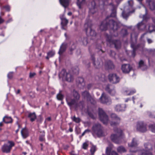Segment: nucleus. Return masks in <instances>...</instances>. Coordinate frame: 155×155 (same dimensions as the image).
Here are the masks:
<instances>
[{
  "mask_svg": "<svg viewBox=\"0 0 155 155\" xmlns=\"http://www.w3.org/2000/svg\"><path fill=\"white\" fill-rule=\"evenodd\" d=\"M115 134H112L110 136L111 140L116 143H119L123 136L122 131L120 129L115 128L114 130Z\"/></svg>",
  "mask_w": 155,
  "mask_h": 155,
  "instance_id": "obj_1",
  "label": "nucleus"
},
{
  "mask_svg": "<svg viewBox=\"0 0 155 155\" xmlns=\"http://www.w3.org/2000/svg\"><path fill=\"white\" fill-rule=\"evenodd\" d=\"M92 133L94 136L100 137L103 136V127L99 123L94 124L92 127Z\"/></svg>",
  "mask_w": 155,
  "mask_h": 155,
  "instance_id": "obj_2",
  "label": "nucleus"
},
{
  "mask_svg": "<svg viewBox=\"0 0 155 155\" xmlns=\"http://www.w3.org/2000/svg\"><path fill=\"white\" fill-rule=\"evenodd\" d=\"M63 79L65 80L68 82H71L73 81V76L70 72H66V70L63 69L61 71L59 74Z\"/></svg>",
  "mask_w": 155,
  "mask_h": 155,
  "instance_id": "obj_3",
  "label": "nucleus"
},
{
  "mask_svg": "<svg viewBox=\"0 0 155 155\" xmlns=\"http://www.w3.org/2000/svg\"><path fill=\"white\" fill-rule=\"evenodd\" d=\"M73 94L74 99L70 100L69 97L67 96L66 100L69 106H71L73 105L76 104L77 103V101L80 98V95L78 93L75 91L74 90Z\"/></svg>",
  "mask_w": 155,
  "mask_h": 155,
  "instance_id": "obj_4",
  "label": "nucleus"
},
{
  "mask_svg": "<svg viewBox=\"0 0 155 155\" xmlns=\"http://www.w3.org/2000/svg\"><path fill=\"white\" fill-rule=\"evenodd\" d=\"M15 145V143L12 141H8L7 143L4 144L2 147V150L3 153H9L10 152L12 147Z\"/></svg>",
  "mask_w": 155,
  "mask_h": 155,
  "instance_id": "obj_5",
  "label": "nucleus"
},
{
  "mask_svg": "<svg viewBox=\"0 0 155 155\" xmlns=\"http://www.w3.org/2000/svg\"><path fill=\"white\" fill-rule=\"evenodd\" d=\"M121 26L122 24L119 21H115L112 19L109 21V27L114 32L116 31Z\"/></svg>",
  "mask_w": 155,
  "mask_h": 155,
  "instance_id": "obj_6",
  "label": "nucleus"
},
{
  "mask_svg": "<svg viewBox=\"0 0 155 155\" xmlns=\"http://www.w3.org/2000/svg\"><path fill=\"white\" fill-rule=\"evenodd\" d=\"M84 30L87 35L92 37H95L96 34L95 31L92 29L91 25L88 23H86L84 25Z\"/></svg>",
  "mask_w": 155,
  "mask_h": 155,
  "instance_id": "obj_7",
  "label": "nucleus"
},
{
  "mask_svg": "<svg viewBox=\"0 0 155 155\" xmlns=\"http://www.w3.org/2000/svg\"><path fill=\"white\" fill-rule=\"evenodd\" d=\"M107 41L111 45H114L116 49L120 48L121 47V43L120 41L112 40L111 37L108 35H106Z\"/></svg>",
  "mask_w": 155,
  "mask_h": 155,
  "instance_id": "obj_8",
  "label": "nucleus"
},
{
  "mask_svg": "<svg viewBox=\"0 0 155 155\" xmlns=\"http://www.w3.org/2000/svg\"><path fill=\"white\" fill-rule=\"evenodd\" d=\"M99 115L100 120L104 124H106L108 122V116L102 109H99Z\"/></svg>",
  "mask_w": 155,
  "mask_h": 155,
  "instance_id": "obj_9",
  "label": "nucleus"
},
{
  "mask_svg": "<svg viewBox=\"0 0 155 155\" xmlns=\"http://www.w3.org/2000/svg\"><path fill=\"white\" fill-rule=\"evenodd\" d=\"M82 95L84 99H86L88 101L90 102L91 103L94 104L95 101L93 97L90 95V94L87 91H84L82 93Z\"/></svg>",
  "mask_w": 155,
  "mask_h": 155,
  "instance_id": "obj_10",
  "label": "nucleus"
},
{
  "mask_svg": "<svg viewBox=\"0 0 155 155\" xmlns=\"http://www.w3.org/2000/svg\"><path fill=\"white\" fill-rule=\"evenodd\" d=\"M131 47L133 49V51L131 52L132 53V57L134 58L135 55V51L137 49H139L140 50H142L144 46H141L140 45H136L135 44L132 43L131 45Z\"/></svg>",
  "mask_w": 155,
  "mask_h": 155,
  "instance_id": "obj_11",
  "label": "nucleus"
},
{
  "mask_svg": "<svg viewBox=\"0 0 155 155\" xmlns=\"http://www.w3.org/2000/svg\"><path fill=\"white\" fill-rule=\"evenodd\" d=\"M100 100L101 103L103 104H110L111 103V101L109 98L104 93L102 94Z\"/></svg>",
  "mask_w": 155,
  "mask_h": 155,
  "instance_id": "obj_12",
  "label": "nucleus"
},
{
  "mask_svg": "<svg viewBox=\"0 0 155 155\" xmlns=\"http://www.w3.org/2000/svg\"><path fill=\"white\" fill-rule=\"evenodd\" d=\"M110 81L113 83L116 84L119 82L120 78L116 74H110L108 76Z\"/></svg>",
  "mask_w": 155,
  "mask_h": 155,
  "instance_id": "obj_13",
  "label": "nucleus"
},
{
  "mask_svg": "<svg viewBox=\"0 0 155 155\" xmlns=\"http://www.w3.org/2000/svg\"><path fill=\"white\" fill-rule=\"evenodd\" d=\"M111 117L114 121L110 122V125L112 126H114L118 124L120 121V118L117 117L116 115L114 114H112L111 115Z\"/></svg>",
  "mask_w": 155,
  "mask_h": 155,
  "instance_id": "obj_14",
  "label": "nucleus"
},
{
  "mask_svg": "<svg viewBox=\"0 0 155 155\" xmlns=\"http://www.w3.org/2000/svg\"><path fill=\"white\" fill-rule=\"evenodd\" d=\"M132 69V67L129 64H124L122 65L121 70L124 73H129Z\"/></svg>",
  "mask_w": 155,
  "mask_h": 155,
  "instance_id": "obj_15",
  "label": "nucleus"
},
{
  "mask_svg": "<svg viewBox=\"0 0 155 155\" xmlns=\"http://www.w3.org/2000/svg\"><path fill=\"white\" fill-rule=\"evenodd\" d=\"M109 21L108 18H107L106 19L102 22L99 27V29L101 31H103L107 30V27L109 26Z\"/></svg>",
  "mask_w": 155,
  "mask_h": 155,
  "instance_id": "obj_16",
  "label": "nucleus"
},
{
  "mask_svg": "<svg viewBox=\"0 0 155 155\" xmlns=\"http://www.w3.org/2000/svg\"><path fill=\"white\" fill-rule=\"evenodd\" d=\"M136 128L138 131L144 132L145 129L144 123L142 121L138 122Z\"/></svg>",
  "mask_w": 155,
  "mask_h": 155,
  "instance_id": "obj_17",
  "label": "nucleus"
},
{
  "mask_svg": "<svg viewBox=\"0 0 155 155\" xmlns=\"http://www.w3.org/2000/svg\"><path fill=\"white\" fill-rule=\"evenodd\" d=\"M93 64L96 68H100L102 64L101 59H93Z\"/></svg>",
  "mask_w": 155,
  "mask_h": 155,
  "instance_id": "obj_18",
  "label": "nucleus"
},
{
  "mask_svg": "<svg viewBox=\"0 0 155 155\" xmlns=\"http://www.w3.org/2000/svg\"><path fill=\"white\" fill-rule=\"evenodd\" d=\"M129 146L131 147L130 149V152L133 153H136L137 152L136 150H134L132 149V148L133 147H135L137 145V141L136 139L134 138L133 139L131 143L128 144Z\"/></svg>",
  "mask_w": 155,
  "mask_h": 155,
  "instance_id": "obj_19",
  "label": "nucleus"
},
{
  "mask_svg": "<svg viewBox=\"0 0 155 155\" xmlns=\"http://www.w3.org/2000/svg\"><path fill=\"white\" fill-rule=\"evenodd\" d=\"M60 18L61 20V25L62 28L64 30H66V27L68 22V20L63 16L61 17Z\"/></svg>",
  "mask_w": 155,
  "mask_h": 155,
  "instance_id": "obj_20",
  "label": "nucleus"
},
{
  "mask_svg": "<svg viewBox=\"0 0 155 155\" xmlns=\"http://www.w3.org/2000/svg\"><path fill=\"white\" fill-rule=\"evenodd\" d=\"M145 20L144 15H143V18L142 21L137 24V27L138 30H143L145 28V24L144 22Z\"/></svg>",
  "mask_w": 155,
  "mask_h": 155,
  "instance_id": "obj_21",
  "label": "nucleus"
},
{
  "mask_svg": "<svg viewBox=\"0 0 155 155\" xmlns=\"http://www.w3.org/2000/svg\"><path fill=\"white\" fill-rule=\"evenodd\" d=\"M105 90L106 91L111 95H113L115 94V91L113 86L111 85H107Z\"/></svg>",
  "mask_w": 155,
  "mask_h": 155,
  "instance_id": "obj_22",
  "label": "nucleus"
},
{
  "mask_svg": "<svg viewBox=\"0 0 155 155\" xmlns=\"http://www.w3.org/2000/svg\"><path fill=\"white\" fill-rule=\"evenodd\" d=\"M106 155H118V153L113 150H111V148L110 147H107L106 150ZM102 155H104L103 154Z\"/></svg>",
  "mask_w": 155,
  "mask_h": 155,
  "instance_id": "obj_23",
  "label": "nucleus"
},
{
  "mask_svg": "<svg viewBox=\"0 0 155 155\" xmlns=\"http://www.w3.org/2000/svg\"><path fill=\"white\" fill-rule=\"evenodd\" d=\"M89 9L90 12L93 14H94L95 12V2L93 1L89 5Z\"/></svg>",
  "mask_w": 155,
  "mask_h": 155,
  "instance_id": "obj_24",
  "label": "nucleus"
},
{
  "mask_svg": "<svg viewBox=\"0 0 155 155\" xmlns=\"http://www.w3.org/2000/svg\"><path fill=\"white\" fill-rule=\"evenodd\" d=\"M147 3L150 9L152 10H155V2L151 0H147Z\"/></svg>",
  "mask_w": 155,
  "mask_h": 155,
  "instance_id": "obj_25",
  "label": "nucleus"
},
{
  "mask_svg": "<svg viewBox=\"0 0 155 155\" xmlns=\"http://www.w3.org/2000/svg\"><path fill=\"white\" fill-rule=\"evenodd\" d=\"M66 48V44L65 43H63L61 46L58 52L59 55H61L63 54V53L65 51Z\"/></svg>",
  "mask_w": 155,
  "mask_h": 155,
  "instance_id": "obj_26",
  "label": "nucleus"
},
{
  "mask_svg": "<svg viewBox=\"0 0 155 155\" xmlns=\"http://www.w3.org/2000/svg\"><path fill=\"white\" fill-rule=\"evenodd\" d=\"M125 107V104H118L116 106L115 109L117 111H122L124 110Z\"/></svg>",
  "mask_w": 155,
  "mask_h": 155,
  "instance_id": "obj_27",
  "label": "nucleus"
},
{
  "mask_svg": "<svg viewBox=\"0 0 155 155\" xmlns=\"http://www.w3.org/2000/svg\"><path fill=\"white\" fill-rule=\"evenodd\" d=\"M21 134L23 138H26L28 136V130L25 128L22 129L21 131Z\"/></svg>",
  "mask_w": 155,
  "mask_h": 155,
  "instance_id": "obj_28",
  "label": "nucleus"
},
{
  "mask_svg": "<svg viewBox=\"0 0 155 155\" xmlns=\"http://www.w3.org/2000/svg\"><path fill=\"white\" fill-rule=\"evenodd\" d=\"M60 4L64 8L67 7L69 5L70 0H59Z\"/></svg>",
  "mask_w": 155,
  "mask_h": 155,
  "instance_id": "obj_29",
  "label": "nucleus"
},
{
  "mask_svg": "<svg viewBox=\"0 0 155 155\" xmlns=\"http://www.w3.org/2000/svg\"><path fill=\"white\" fill-rule=\"evenodd\" d=\"M104 66L107 69H112L114 67L113 63L110 61L104 64Z\"/></svg>",
  "mask_w": 155,
  "mask_h": 155,
  "instance_id": "obj_30",
  "label": "nucleus"
},
{
  "mask_svg": "<svg viewBox=\"0 0 155 155\" xmlns=\"http://www.w3.org/2000/svg\"><path fill=\"white\" fill-rule=\"evenodd\" d=\"M28 117L30 118V120L33 122L36 118V116L35 113H30L28 114Z\"/></svg>",
  "mask_w": 155,
  "mask_h": 155,
  "instance_id": "obj_31",
  "label": "nucleus"
},
{
  "mask_svg": "<svg viewBox=\"0 0 155 155\" xmlns=\"http://www.w3.org/2000/svg\"><path fill=\"white\" fill-rule=\"evenodd\" d=\"M3 121L8 124L12 122V119L10 117L5 116L3 119Z\"/></svg>",
  "mask_w": 155,
  "mask_h": 155,
  "instance_id": "obj_32",
  "label": "nucleus"
},
{
  "mask_svg": "<svg viewBox=\"0 0 155 155\" xmlns=\"http://www.w3.org/2000/svg\"><path fill=\"white\" fill-rule=\"evenodd\" d=\"M81 42L82 45L86 46L88 43V39L87 37H83L81 38Z\"/></svg>",
  "mask_w": 155,
  "mask_h": 155,
  "instance_id": "obj_33",
  "label": "nucleus"
},
{
  "mask_svg": "<svg viewBox=\"0 0 155 155\" xmlns=\"http://www.w3.org/2000/svg\"><path fill=\"white\" fill-rule=\"evenodd\" d=\"M77 4L79 8H81V6L85 3V0H77Z\"/></svg>",
  "mask_w": 155,
  "mask_h": 155,
  "instance_id": "obj_34",
  "label": "nucleus"
},
{
  "mask_svg": "<svg viewBox=\"0 0 155 155\" xmlns=\"http://www.w3.org/2000/svg\"><path fill=\"white\" fill-rule=\"evenodd\" d=\"M76 45L74 44H73L69 49V54H72V52L76 49Z\"/></svg>",
  "mask_w": 155,
  "mask_h": 155,
  "instance_id": "obj_35",
  "label": "nucleus"
},
{
  "mask_svg": "<svg viewBox=\"0 0 155 155\" xmlns=\"http://www.w3.org/2000/svg\"><path fill=\"white\" fill-rule=\"evenodd\" d=\"M117 150L118 152L123 153L126 151L125 148L122 146L118 147L117 149Z\"/></svg>",
  "mask_w": 155,
  "mask_h": 155,
  "instance_id": "obj_36",
  "label": "nucleus"
},
{
  "mask_svg": "<svg viewBox=\"0 0 155 155\" xmlns=\"http://www.w3.org/2000/svg\"><path fill=\"white\" fill-rule=\"evenodd\" d=\"M55 52L53 51H49L47 53V56L46 58H49L53 57L54 55Z\"/></svg>",
  "mask_w": 155,
  "mask_h": 155,
  "instance_id": "obj_37",
  "label": "nucleus"
},
{
  "mask_svg": "<svg viewBox=\"0 0 155 155\" xmlns=\"http://www.w3.org/2000/svg\"><path fill=\"white\" fill-rule=\"evenodd\" d=\"M57 98L59 100L62 101L64 98V95L61 93L60 91L57 95Z\"/></svg>",
  "mask_w": 155,
  "mask_h": 155,
  "instance_id": "obj_38",
  "label": "nucleus"
},
{
  "mask_svg": "<svg viewBox=\"0 0 155 155\" xmlns=\"http://www.w3.org/2000/svg\"><path fill=\"white\" fill-rule=\"evenodd\" d=\"M121 33L123 37H125L127 35L128 33L127 30L125 29H122L121 31Z\"/></svg>",
  "mask_w": 155,
  "mask_h": 155,
  "instance_id": "obj_39",
  "label": "nucleus"
},
{
  "mask_svg": "<svg viewBox=\"0 0 155 155\" xmlns=\"http://www.w3.org/2000/svg\"><path fill=\"white\" fill-rule=\"evenodd\" d=\"M134 11H135L134 10H133L132 12H129V13L128 14H126L125 13V12H122V16H123V18H125L126 19L127 18V17L129 16V13H133L134 12Z\"/></svg>",
  "mask_w": 155,
  "mask_h": 155,
  "instance_id": "obj_40",
  "label": "nucleus"
},
{
  "mask_svg": "<svg viewBox=\"0 0 155 155\" xmlns=\"http://www.w3.org/2000/svg\"><path fill=\"white\" fill-rule=\"evenodd\" d=\"M96 150V147L95 146H92L91 149L90 151L91 155H93Z\"/></svg>",
  "mask_w": 155,
  "mask_h": 155,
  "instance_id": "obj_41",
  "label": "nucleus"
},
{
  "mask_svg": "<svg viewBox=\"0 0 155 155\" xmlns=\"http://www.w3.org/2000/svg\"><path fill=\"white\" fill-rule=\"evenodd\" d=\"M84 79L82 78H78L77 79V82L79 84H82L84 83Z\"/></svg>",
  "mask_w": 155,
  "mask_h": 155,
  "instance_id": "obj_42",
  "label": "nucleus"
},
{
  "mask_svg": "<svg viewBox=\"0 0 155 155\" xmlns=\"http://www.w3.org/2000/svg\"><path fill=\"white\" fill-rule=\"evenodd\" d=\"M73 120L76 123H79L80 121V119L78 117H76L75 116L72 118Z\"/></svg>",
  "mask_w": 155,
  "mask_h": 155,
  "instance_id": "obj_43",
  "label": "nucleus"
},
{
  "mask_svg": "<svg viewBox=\"0 0 155 155\" xmlns=\"http://www.w3.org/2000/svg\"><path fill=\"white\" fill-rule=\"evenodd\" d=\"M149 127L152 131L155 133V124L150 125L149 126Z\"/></svg>",
  "mask_w": 155,
  "mask_h": 155,
  "instance_id": "obj_44",
  "label": "nucleus"
},
{
  "mask_svg": "<svg viewBox=\"0 0 155 155\" xmlns=\"http://www.w3.org/2000/svg\"><path fill=\"white\" fill-rule=\"evenodd\" d=\"M144 66V62L142 60H141L138 64V67L139 68H141Z\"/></svg>",
  "mask_w": 155,
  "mask_h": 155,
  "instance_id": "obj_45",
  "label": "nucleus"
},
{
  "mask_svg": "<svg viewBox=\"0 0 155 155\" xmlns=\"http://www.w3.org/2000/svg\"><path fill=\"white\" fill-rule=\"evenodd\" d=\"M88 145L87 142L84 143L82 145V147L84 149H86L88 147Z\"/></svg>",
  "mask_w": 155,
  "mask_h": 155,
  "instance_id": "obj_46",
  "label": "nucleus"
},
{
  "mask_svg": "<svg viewBox=\"0 0 155 155\" xmlns=\"http://www.w3.org/2000/svg\"><path fill=\"white\" fill-rule=\"evenodd\" d=\"M116 11L114 10L113 9L112 10V13L111 14L110 16L111 17H116Z\"/></svg>",
  "mask_w": 155,
  "mask_h": 155,
  "instance_id": "obj_47",
  "label": "nucleus"
},
{
  "mask_svg": "<svg viewBox=\"0 0 155 155\" xmlns=\"http://www.w3.org/2000/svg\"><path fill=\"white\" fill-rule=\"evenodd\" d=\"M145 33L143 34L140 37V41L141 42H144V36Z\"/></svg>",
  "mask_w": 155,
  "mask_h": 155,
  "instance_id": "obj_48",
  "label": "nucleus"
},
{
  "mask_svg": "<svg viewBox=\"0 0 155 155\" xmlns=\"http://www.w3.org/2000/svg\"><path fill=\"white\" fill-rule=\"evenodd\" d=\"M110 57L114 58L115 55V52L112 51H110Z\"/></svg>",
  "mask_w": 155,
  "mask_h": 155,
  "instance_id": "obj_49",
  "label": "nucleus"
},
{
  "mask_svg": "<svg viewBox=\"0 0 155 155\" xmlns=\"http://www.w3.org/2000/svg\"><path fill=\"white\" fill-rule=\"evenodd\" d=\"M13 72H10L8 74V78L10 79H12L13 76Z\"/></svg>",
  "mask_w": 155,
  "mask_h": 155,
  "instance_id": "obj_50",
  "label": "nucleus"
},
{
  "mask_svg": "<svg viewBox=\"0 0 155 155\" xmlns=\"http://www.w3.org/2000/svg\"><path fill=\"white\" fill-rule=\"evenodd\" d=\"M45 135H41L40 136L39 140L40 141H43L45 140Z\"/></svg>",
  "mask_w": 155,
  "mask_h": 155,
  "instance_id": "obj_51",
  "label": "nucleus"
},
{
  "mask_svg": "<svg viewBox=\"0 0 155 155\" xmlns=\"http://www.w3.org/2000/svg\"><path fill=\"white\" fill-rule=\"evenodd\" d=\"M73 72L75 73H78L79 71V68L78 67H76L75 69H73Z\"/></svg>",
  "mask_w": 155,
  "mask_h": 155,
  "instance_id": "obj_52",
  "label": "nucleus"
},
{
  "mask_svg": "<svg viewBox=\"0 0 155 155\" xmlns=\"http://www.w3.org/2000/svg\"><path fill=\"white\" fill-rule=\"evenodd\" d=\"M147 148H148V147H146V149H147ZM150 148L149 149V151H147V150H146V155H152V154L151 152L150 151Z\"/></svg>",
  "mask_w": 155,
  "mask_h": 155,
  "instance_id": "obj_53",
  "label": "nucleus"
},
{
  "mask_svg": "<svg viewBox=\"0 0 155 155\" xmlns=\"http://www.w3.org/2000/svg\"><path fill=\"white\" fill-rule=\"evenodd\" d=\"M136 92V91L135 89H134L132 90L130 92L129 94H128V95H132L134 93H135Z\"/></svg>",
  "mask_w": 155,
  "mask_h": 155,
  "instance_id": "obj_54",
  "label": "nucleus"
},
{
  "mask_svg": "<svg viewBox=\"0 0 155 155\" xmlns=\"http://www.w3.org/2000/svg\"><path fill=\"white\" fill-rule=\"evenodd\" d=\"M4 8H5L6 10L7 11H9L10 10V8L9 6L7 5L4 6Z\"/></svg>",
  "mask_w": 155,
  "mask_h": 155,
  "instance_id": "obj_55",
  "label": "nucleus"
},
{
  "mask_svg": "<svg viewBox=\"0 0 155 155\" xmlns=\"http://www.w3.org/2000/svg\"><path fill=\"white\" fill-rule=\"evenodd\" d=\"M35 74H36L35 73H30V74L29 77L30 78H32L34 77Z\"/></svg>",
  "mask_w": 155,
  "mask_h": 155,
  "instance_id": "obj_56",
  "label": "nucleus"
},
{
  "mask_svg": "<svg viewBox=\"0 0 155 155\" xmlns=\"http://www.w3.org/2000/svg\"><path fill=\"white\" fill-rule=\"evenodd\" d=\"M4 21V20L2 19V17L0 16V24H2Z\"/></svg>",
  "mask_w": 155,
  "mask_h": 155,
  "instance_id": "obj_57",
  "label": "nucleus"
},
{
  "mask_svg": "<svg viewBox=\"0 0 155 155\" xmlns=\"http://www.w3.org/2000/svg\"><path fill=\"white\" fill-rule=\"evenodd\" d=\"M92 85H93L92 84H88V85L87 86V88L88 89H90L92 87Z\"/></svg>",
  "mask_w": 155,
  "mask_h": 155,
  "instance_id": "obj_58",
  "label": "nucleus"
},
{
  "mask_svg": "<svg viewBox=\"0 0 155 155\" xmlns=\"http://www.w3.org/2000/svg\"><path fill=\"white\" fill-rule=\"evenodd\" d=\"M147 42L148 43L150 44L152 42V40L150 39H148L147 40Z\"/></svg>",
  "mask_w": 155,
  "mask_h": 155,
  "instance_id": "obj_59",
  "label": "nucleus"
},
{
  "mask_svg": "<svg viewBox=\"0 0 155 155\" xmlns=\"http://www.w3.org/2000/svg\"><path fill=\"white\" fill-rule=\"evenodd\" d=\"M46 120H47V121H50L51 120V118L50 117H48L47 118H46Z\"/></svg>",
  "mask_w": 155,
  "mask_h": 155,
  "instance_id": "obj_60",
  "label": "nucleus"
},
{
  "mask_svg": "<svg viewBox=\"0 0 155 155\" xmlns=\"http://www.w3.org/2000/svg\"><path fill=\"white\" fill-rule=\"evenodd\" d=\"M86 133H89V132L90 131V130H88V129H87V130H86L85 131H84Z\"/></svg>",
  "mask_w": 155,
  "mask_h": 155,
  "instance_id": "obj_61",
  "label": "nucleus"
},
{
  "mask_svg": "<svg viewBox=\"0 0 155 155\" xmlns=\"http://www.w3.org/2000/svg\"><path fill=\"white\" fill-rule=\"evenodd\" d=\"M41 133H42V135H45V132L43 130L40 132Z\"/></svg>",
  "mask_w": 155,
  "mask_h": 155,
  "instance_id": "obj_62",
  "label": "nucleus"
},
{
  "mask_svg": "<svg viewBox=\"0 0 155 155\" xmlns=\"http://www.w3.org/2000/svg\"><path fill=\"white\" fill-rule=\"evenodd\" d=\"M90 54H91V58H94V54H92V53H91V52H90Z\"/></svg>",
  "mask_w": 155,
  "mask_h": 155,
  "instance_id": "obj_63",
  "label": "nucleus"
},
{
  "mask_svg": "<svg viewBox=\"0 0 155 155\" xmlns=\"http://www.w3.org/2000/svg\"><path fill=\"white\" fill-rule=\"evenodd\" d=\"M68 15H72V13L71 12H69L68 14Z\"/></svg>",
  "mask_w": 155,
  "mask_h": 155,
  "instance_id": "obj_64",
  "label": "nucleus"
}]
</instances>
